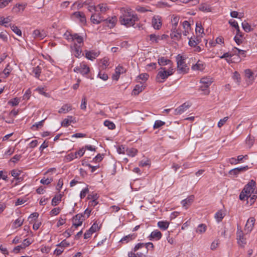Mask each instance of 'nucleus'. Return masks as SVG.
<instances>
[{"label":"nucleus","instance_id":"1","mask_svg":"<svg viewBox=\"0 0 257 257\" xmlns=\"http://www.w3.org/2000/svg\"><path fill=\"white\" fill-rule=\"evenodd\" d=\"M120 12L119 22L121 25L126 28L134 26L136 23L139 21L137 14L131 9L122 8L120 9Z\"/></svg>","mask_w":257,"mask_h":257},{"label":"nucleus","instance_id":"2","mask_svg":"<svg viewBox=\"0 0 257 257\" xmlns=\"http://www.w3.org/2000/svg\"><path fill=\"white\" fill-rule=\"evenodd\" d=\"M174 71L173 67L166 68L161 67L156 76V80L159 83L164 82L169 76L174 74Z\"/></svg>","mask_w":257,"mask_h":257},{"label":"nucleus","instance_id":"3","mask_svg":"<svg viewBox=\"0 0 257 257\" xmlns=\"http://www.w3.org/2000/svg\"><path fill=\"white\" fill-rule=\"evenodd\" d=\"M177 71L179 73L185 74L189 71V67L186 65L184 59L179 55L177 57Z\"/></svg>","mask_w":257,"mask_h":257},{"label":"nucleus","instance_id":"4","mask_svg":"<svg viewBox=\"0 0 257 257\" xmlns=\"http://www.w3.org/2000/svg\"><path fill=\"white\" fill-rule=\"evenodd\" d=\"M74 71L76 73H79L82 75H85L89 73L90 68L86 63L82 62L74 68Z\"/></svg>","mask_w":257,"mask_h":257},{"label":"nucleus","instance_id":"5","mask_svg":"<svg viewBox=\"0 0 257 257\" xmlns=\"http://www.w3.org/2000/svg\"><path fill=\"white\" fill-rule=\"evenodd\" d=\"M109 8L106 4H101L97 5L96 6H90L89 7V11H94L95 12H100L101 14L105 13Z\"/></svg>","mask_w":257,"mask_h":257},{"label":"nucleus","instance_id":"6","mask_svg":"<svg viewBox=\"0 0 257 257\" xmlns=\"http://www.w3.org/2000/svg\"><path fill=\"white\" fill-rule=\"evenodd\" d=\"M236 239L240 246H243L246 243V235L244 234L242 231L237 227L236 232Z\"/></svg>","mask_w":257,"mask_h":257},{"label":"nucleus","instance_id":"7","mask_svg":"<svg viewBox=\"0 0 257 257\" xmlns=\"http://www.w3.org/2000/svg\"><path fill=\"white\" fill-rule=\"evenodd\" d=\"M170 37L173 41H179L181 39L182 32L178 28H172L170 33Z\"/></svg>","mask_w":257,"mask_h":257},{"label":"nucleus","instance_id":"8","mask_svg":"<svg viewBox=\"0 0 257 257\" xmlns=\"http://www.w3.org/2000/svg\"><path fill=\"white\" fill-rule=\"evenodd\" d=\"M256 185V183L253 180H250L244 187L243 192L246 193L248 195L250 196L252 192L254 190V187Z\"/></svg>","mask_w":257,"mask_h":257},{"label":"nucleus","instance_id":"9","mask_svg":"<svg viewBox=\"0 0 257 257\" xmlns=\"http://www.w3.org/2000/svg\"><path fill=\"white\" fill-rule=\"evenodd\" d=\"M85 220V217L82 214H78L73 218V225L76 228L81 226Z\"/></svg>","mask_w":257,"mask_h":257},{"label":"nucleus","instance_id":"10","mask_svg":"<svg viewBox=\"0 0 257 257\" xmlns=\"http://www.w3.org/2000/svg\"><path fill=\"white\" fill-rule=\"evenodd\" d=\"M71 39L74 42V45L76 46H82L83 45V38L77 34L70 35Z\"/></svg>","mask_w":257,"mask_h":257},{"label":"nucleus","instance_id":"11","mask_svg":"<svg viewBox=\"0 0 257 257\" xmlns=\"http://www.w3.org/2000/svg\"><path fill=\"white\" fill-rule=\"evenodd\" d=\"M158 63L160 66L163 67L166 65H168L169 66L168 67H173L172 61L164 57H162L159 58L158 60Z\"/></svg>","mask_w":257,"mask_h":257},{"label":"nucleus","instance_id":"12","mask_svg":"<svg viewBox=\"0 0 257 257\" xmlns=\"http://www.w3.org/2000/svg\"><path fill=\"white\" fill-rule=\"evenodd\" d=\"M255 221V220L254 217H250L247 220L244 227V230L246 233L250 232L252 230Z\"/></svg>","mask_w":257,"mask_h":257},{"label":"nucleus","instance_id":"13","mask_svg":"<svg viewBox=\"0 0 257 257\" xmlns=\"http://www.w3.org/2000/svg\"><path fill=\"white\" fill-rule=\"evenodd\" d=\"M190 105L188 103L185 102L176 108L175 109V114L178 115L183 113L185 111H186L189 107Z\"/></svg>","mask_w":257,"mask_h":257},{"label":"nucleus","instance_id":"14","mask_svg":"<svg viewBox=\"0 0 257 257\" xmlns=\"http://www.w3.org/2000/svg\"><path fill=\"white\" fill-rule=\"evenodd\" d=\"M205 64L202 61L198 60L196 64L192 65L191 69L193 71H203L205 68Z\"/></svg>","mask_w":257,"mask_h":257},{"label":"nucleus","instance_id":"15","mask_svg":"<svg viewBox=\"0 0 257 257\" xmlns=\"http://www.w3.org/2000/svg\"><path fill=\"white\" fill-rule=\"evenodd\" d=\"M33 36L35 38L42 40L47 36V34L44 30L37 29L33 31Z\"/></svg>","mask_w":257,"mask_h":257},{"label":"nucleus","instance_id":"16","mask_svg":"<svg viewBox=\"0 0 257 257\" xmlns=\"http://www.w3.org/2000/svg\"><path fill=\"white\" fill-rule=\"evenodd\" d=\"M152 23L154 29L159 30L162 26L161 18L158 16L154 17Z\"/></svg>","mask_w":257,"mask_h":257},{"label":"nucleus","instance_id":"17","mask_svg":"<svg viewBox=\"0 0 257 257\" xmlns=\"http://www.w3.org/2000/svg\"><path fill=\"white\" fill-rule=\"evenodd\" d=\"M162 236V233L158 229L154 230L153 231L149 236V239L151 240H158Z\"/></svg>","mask_w":257,"mask_h":257},{"label":"nucleus","instance_id":"18","mask_svg":"<svg viewBox=\"0 0 257 257\" xmlns=\"http://www.w3.org/2000/svg\"><path fill=\"white\" fill-rule=\"evenodd\" d=\"M99 55V52L95 51H85V57L87 59L93 61Z\"/></svg>","mask_w":257,"mask_h":257},{"label":"nucleus","instance_id":"19","mask_svg":"<svg viewBox=\"0 0 257 257\" xmlns=\"http://www.w3.org/2000/svg\"><path fill=\"white\" fill-rule=\"evenodd\" d=\"M90 20L92 23L95 24H99L103 21V18L99 14H93L91 15Z\"/></svg>","mask_w":257,"mask_h":257},{"label":"nucleus","instance_id":"20","mask_svg":"<svg viewBox=\"0 0 257 257\" xmlns=\"http://www.w3.org/2000/svg\"><path fill=\"white\" fill-rule=\"evenodd\" d=\"M244 72L245 77L248 79L249 84H252L254 80L253 72L249 69H246L244 70Z\"/></svg>","mask_w":257,"mask_h":257},{"label":"nucleus","instance_id":"21","mask_svg":"<svg viewBox=\"0 0 257 257\" xmlns=\"http://www.w3.org/2000/svg\"><path fill=\"white\" fill-rule=\"evenodd\" d=\"M194 200V196L191 195L183 200L181 201V204L185 209H187L188 207L192 204Z\"/></svg>","mask_w":257,"mask_h":257},{"label":"nucleus","instance_id":"22","mask_svg":"<svg viewBox=\"0 0 257 257\" xmlns=\"http://www.w3.org/2000/svg\"><path fill=\"white\" fill-rule=\"evenodd\" d=\"M12 70V68L10 67V64H7L5 69L0 73V76L2 78H6L9 76Z\"/></svg>","mask_w":257,"mask_h":257},{"label":"nucleus","instance_id":"23","mask_svg":"<svg viewBox=\"0 0 257 257\" xmlns=\"http://www.w3.org/2000/svg\"><path fill=\"white\" fill-rule=\"evenodd\" d=\"M74 118L72 116H67L61 122V125L64 127H67L72 122H75Z\"/></svg>","mask_w":257,"mask_h":257},{"label":"nucleus","instance_id":"24","mask_svg":"<svg viewBox=\"0 0 257 257\" xmlns=\"http://www.w3.org/2000/svg\"><path fill=\"white\" fill-rule=\"evenodd\" d=\"M145 89V86L142 84V82L140 84L136 85L132 91V94L135 95H138L140 92L143 91Z\"/></svg>","mask_w":257,"mask_h":257},{"label":"nucleus","instance_id":"25","mask_svg":"<svg viewBox=\"0 0 257 257\" xmlns=\"http://www.w3.org/2000/svg\"><path fill=\"white\" fill-rule=\"evenodd\" d=\"M73 16L78 19H79L80 21L82 24L86 23V18L83 13L81 12H76L73 14Z\"/></svg>","mask_w":257,"mask_h":257},{"label":"nucleus","instance_id":"26","mask_svg":"<svg viewBox=\"0 0 257 257\" xmlns=\"http://www.w3.org/2000/svg\"><path fill=\"white\" fill-rule=\"evenodd\" d=\"M72 110V105L69 104H64L58 110L59 113H66Z\"/></svg>","mask_w":257,"mask_h":257},{"label":"nucleus","instance_id":"27","mask_svg":"<svg viewBox=\"0 0 257 257\" xmlns=\"http://www.w3.org/2000/svg\"><path fill=\"white\" fill-rule=\"evenodd\" d=\"M81 47L74 46L72 48L73 53L76 57L79 58L83 55Z\"/></svg>","mask_w":257,"mask_h":257},{"label":"nucleus","instance_id":"28","mask_svg":"<svg viewBox=\"0 0 257 257\" xmlns=\"http://www.w3.org/2000/svg\"><path fill=\"white\" fill-rule=\"evenodd\" d=\"M200 82L202 85L210 86L213 82V80L210 77H204L201 78Z\"/></svg>","mask_w":257,"mask_h":257},{"label":"nucleus","instance_id":"29","mask_svg":"<svg viewBox=\"0 0 257 257\" xmlns=\"http://www.w3.org/2000/svg\"><path fill=\"white\" fill-rule=\"evenodd\" d=\"M199 10L203 12H209L211 11V8L207 3L200 4L198 8Z\"/></svg>","mask_w":257,"mask_h":257},{"label":"nucleus","instance_id":"30","mask_svg":"<svg viewBox=\"0 0 257 257\" xmlns=\"http://www.w3.org/2000/svg\"><path fill=\"white\" fill-rule=\"evenodd\" d=\"M109 59L104 57L100 60V67L102 69H106L109 65Z\"/></svg>","mask_w":257,"mask_h":257},{"label":"nucleus","instance_id":"31","mask_svg":"<svg viewBox=\"0 0 257 257\" xmlns=\"http://www.w3.org/2000/svg\"><path fill=\"white\" fill-rule=\"evenodd\" d=\"M158 226L162 230H166L169 225V222L167 221H160L157 223Z\"/></svg>","mask_w":257,"mask_h":257},{"label":"nucleus","instance_id":"32","mask_svg":"<svg viewBox=\"0 0 257 257\" xmlns=\"http://www.w3.org/2000/svg\"><path fill=\"white\" fill-rule=\"evenodd\" d=\"M26 5L18 4L13 8V11L15 13H19L23 12L26 8Z\"/></svg>","mask_w":257,"mask_h":257},{"label":"nucleus","instance_id":"33","mask_svg":"<svg viewBox=\"0 0 257 257\" xmlns=\"http://www.w3.org/2000/svg\"><path fill=\"white\" fill-rule=\"evenodd\" d=\"M11 21V19L10 17L4 18V17H0V25L4 26L5 27H8L9 23Z\"/></svg>","mask_w":257,"mask_h":257},{"label":"nucleus","instance_id":"34","mask_svg":"<svg viewBox=\"0 0 257 257\" xmlns=\"http://www.w3.org/2000/svg\"><path fill=\"white\" fill-rule=\"evenodd\" d=\"M106 23L108 24V27L111 28L113 27L116 22V18L115 17L107 19L105 20Z\"/></svg>","mask_w":257,"mask_h":257},{"label":"nucleus","instance_id":"35","mask_svg":"<svg viewBox=\"0 0 257 257\" xmlns=\"http://www.w3.org/2000/svg\"><path fill=\"white\" fill-rule=\"evenodd\" d=\"M62 195L58 194L54 196L52 200V205L55 206L57 205L61 200Z\"/></svg>","mask_w":257,"mask_h":257},{"label":"nucleus","instance_id":"36","mask_svg":"<svg viewBox=\"0 0 257 257\" xmlns=\"http://www.w3.org/2000/svg\"><path fill=\"white\" fill-rule=\"evenodd\" d=\"M180 18L179 17L173 15L171 18L172 28H177Z\"/></svg>","mask_w":257,"mask_h":257},{"label":"nucleus","instance_id":"37","mask_svg":"<svg viewBox=\"0 0 257 257\" xmlns=\"http://www.w3.org/2000/svg\"><path fill=\"white\" fill-rule=\"evenodd\" d=\"M24 219L20 217L17 219L13 223V227L17 228L22 226L24 223Z\"/></svg>","mask_w":257,"mask_h":257},{"label":"nucleus","instance_id":"38","mask_svg":"<svg viewBox=\"0 0 257 257\" xmlns=\"http://www.w3.org/2000/svg\"><path fill=\"white\" fill-rule=\"evenodd\" d=\"M138 153L137 149L131 148L126 150V154L132 157H135Z\"/></svg>","mask_w":257,"mask_h":257},{"label":"nucleus","instance_id":"39","mask_svg":"<svg viewBox=\"0 0 257 257\" xmlns=\"http://www.w3.org/2000/svg\"><path fill=\"white\" fill-rule=\"evenodd\" d=\"M241 25L243 30L246 32H249L253 31V29L251 28L250 25L245 21L242 23Z\"/></svg>","mask_w":257,"mask_h":257},{"label":"nucleus","instance_id":"40","mask_svg":"<svg viewBox=\"0 0 257 257\" xmlns=\"http://www.w3.org/2000/svg\"><path fill=\"white\" fill-rule=\"evenodd\" d=\"M199 43V40L197 38L194 36L193 37H191L190 38L189 41V45L191 47H195Z\"/></svg>","mask_w":257,"mask_h":257},{"label":"nucleus","instance_id":"41","mask_svg":"<svg viewBox=\"0 0 257 257\" xmlns=\"http://www.w3.org/2000/svg\"><path fill=\"white\" fill-rule=\"evenodd\" d=\"M136 236L134 234H129L122 238L120 240V241L122 242L127 243L129 241L135 239Z\"/></svg>","mask_w":257,"mask_h":257},{"label":"nucleus","instance_id":"42","mask_svg":"<svg viewBox=\"0 0 257 257\" xmlns=\"http://www.w3.org/2000/svg\"><path fill=\"white\" fill-rule=\"evenodd\" d=\"M232 52L233 53V54H234V55H236L237 56L242 55L244 57L245 56V53H246L245 51L239 49L236 47H234L232 49Z\"/></svg>","mask_w":257,"mask_h":257},{"label":"nucleus","instance_id":"43","mask_svg":"<svg viewBox=\"0 0 257 257\" xmlns=\"http://www.w3.org/2000/svg\"><path fill=\"white\" fill-rule=\"evenodd\" d=\"M206 228L207 226L205 224H200L198 226L196 232L199 233H203L206 231Z\"/></svg>","mask_w":257,"mask_h":257},{"label":"nucleus","instance_id":"44","mask_svg":"<svg viewBox=\"0 0 257 257\" xmlns=\"http://www.w3.org/2000/svg\"><path fill=\"white\" fill-rule=\"evenodd\" d=\"M224 217V213L221 210L217 212L215 214V218L218 222H220Z\"/></svg>","mask_w":257,"mask_h":257},{"label":"nucleus","instance_id":"45","mask_svg":"<svg viewBox=\"0 0 257 257\" xmlns=\"http://www.w3.org/2000/svg\"><path fill=\"white\" fill-rule=\"evenodd\" d=\"M209 87V86L201 84L199 87V90L201 91H203L204 95H208L210 93Z\"/></svg>","mask_w":257,"mask_h":257},{"label":"nucleus","instance_id":"46","mask_svg":"<svg viewBox=\"0 0 257 257\" xmlns=\"http://www.w3.org/2000/svg\"><path fill=\"white\" fill-rule=\"evenodd\" d=\"M53 181V178L51 177L48 176L47 178L43 177L40 181L41 183L45 185L50 184Z\"/></svg>","mask_w":257,"mask_h":257},{"label":"nucleus","instance_id":"47","mask_svg":"<svg viewBox=\"0 0 257 257\" xmlns=\"http://www.w3.org/2000/svg\"><path fill=\"white\" fill-rule=\"evenodd\" d=\"M74 159H76V154H74V153H70L64 157V160L65 162H69Z\"/></svg>","mask_w":257,"mask_h":257},{"label":"nucleus","instance_id":"48","mask_svg":"<svg viewBox=\"0 0 257 257\" xmlns=\"http://www.w3.org/2000/svg\"><path fill=\"white\" fill-rule=\"evenodd\" d=\"M229 24L236 30V31L238 32V34L240 33L238 23L236 21L234 20H230L229 21Z\"/></svg>","mask_w":257,"mask_h":257},{"label":"nucleus","instance_id":"49","mask_svg":"<svg viewBox=\"0 0 257 257\" xmlns=\"http://www.w3.org/2000/svg\"><path fill=\"white\" fill-rule=\"evenodd\" d=\"M20 100L18 97H15L13 99H11L10 101H8V103L9 105H11L13 106H17L20 103Z\"/></svg>","mask_w":257,"mask_h":257},{"label":"nucleus","instance_id":"50","mask_svg":"<svg viewBox=\"0 0 257 257\" xmlns=\"http://www.w3.org/2000/svg\"><path fill=\"white\" fill-rule=\"evenodd\" d=\"M104 125L107 126L110 130H113L115 127V125L113 122L108 120H106L104 122Z\"/></svg>","mask_w":257,"mask_h":257},{"label":"nucleus","instance_id":"51","mask_svg":"<svg viewBox=\"0 0 257 257\" xmlns=\"http://www.w3.org/2000/svg\"><path fill=\"white\" fill-rule=\"evenodd\" d=\"M115 71L116 72V73L120 75L125 73L126 69L122 66L118 65L117 67H116Z\"/></svg>","mask_w":257,"mask_h":257},{"label":"nucleus","instance_id":"52","mask_svg":"<svg viewBox=\"0 0 257 257\" xmlns=\"http://www.w3.org/2000/svg\"><path fill=\"white\" fill-rule=\"evenodd\" d=\"M165 122L160 120H157L155 121L153 128L154 129H157L165 125Z\"/></svg>","mask_w":257,"mask_h":257},{"label":"nucleus","instance_id":"53","mask_svg":"<svg viewBox=\"0 0 257 257\" xmlns=\"http://www.w3.org/2000/svg\"><path fill=\"white\" fill-rule=\"evenodd\" d=\"M196 32L197 34H199L200 35H202L203 32L204 30L203 29L202 27L201 24L199 23H197L196 24Z\"/></svg>","mask_w":257,"mask_h":257},{"label":"nucleus","instance_id":"54","mask_svg":"<svg viewBox=\"0 0 257 257\" xmlns=\"http://www.w3.org/2000/svg\"><path fill=\"white\" fill-rule=\"evenodd\" d=\"M232 78L235 82L239 84L240 82V76L239 73H238L237 71H235L233 73V75L232 76Z\"/></svg>","mask_w":257,"mask_h":257},{"label":"nucleus","instance_id":"55","mask_svg":"<svg viewBox=\"0 0 257 257\" xmlns=\"http://www.w3.org/2000/svg\"><path fill=\"white\" fill-rule=\"evenodd\" d=\"M11 29L17 35H18L19 36H22L21 30L17 26H16L15 25H13L11 27Z\"/></svg>","mask_w":257,"mask_h":257},{"label":"nucleus","instance_id":"56","mask_svg":"<svg viewBox=\"0 0 257 257\" xmlns=\"http://www.w3.org/2000/svg\"><path fill=\"white\" fill-rule=\"evenodd\" d=\"M33 72L35 74V76L36 78H39L41 72V68L40 66H37L34 68Z\"/></svg>","mask_w":257,"mask_h":257},{"label":"nucleus","instance_id":"57","mask_svg":"<svg viewBox=\"0 0 257 257\" xmlns=\"http://www.w3.org/2000/svg\"><path fill=\"white\" fill-rule=\"evenodd\" d=\"M36 91H37L39 93L44 95L46 97H49V94L48 93H46L44 91V88L43 87H39L35 90Z\"/></svg>","mask_w":257,"mask_h":257},{"label":"nucleus","instance_id":"58","mask_svg":"<svg viewBox=\"0 0 257 257\" xmlns=\"http://www.w3.org/2000/svg\"><path fill=\"white\" fill-rule=\"evenodd\" d=\"M85 152V149L82 148L79 151L76 152L74 154H76V158L83 156Z\"/></svg>","mask_w":257,"mask_h":257},{"label":"nucleus","instance_id":"59","mask_svg":"<svg viewBox=\"0 0 257 257\" xmlns=\"http://www.w3.org/2000/svg\"><path fill=\"white\" fill-rule=\"evenodd\" d=\"M100 227L96 222H94L89 230L93 233L99 229Z\"/></svg>","mask_w":257,"mask_h":257},{"label":"nucleus","instance_id":"60","mask_svg":"<svg viewBox=\"0 0 257 257\" xmlns=\"http://www.w3.org/2000/svg\"><path fill=\"white\" fill-rule=\"evenodd\" d=\"M144 245H145L144 247V251L145 253H147L150 248L153 249L154 248V245L152 242L144 243Z\"/></svg>","mask_w":257,"mask_h":257},{"label":"nucleus","instance_id":"61","mask_svg":"<svg viewBox=\"0 0 257 257\" xmlns=\"http://www.w3.org/2000/svg\"><path fill=\"white\" fill-rule=\"evenodd\" d=\"M12 0H0V8L6 7Z\"/></svg>","mask_w":257,"mask_h":257},{"label":"nucleus","instance_id":"62","mask_svg":"<svg viewBox=\"0 0 257 257\" xmlns=\"http://www.w3.org/2000/svg\"><path fill=\"white\" fill-rule=\"evenodd\" d=\"M144 243H139L137 244L136 245L134 248V251L137 252L140 249H144L145 247Z\"/></svg>","mask_w":257,"mask_h":257},{"label":"nucleus","instance_id":"63","mask_svg":"<svg viewBox=\"0 0 257 257\" xmlns=\"http://www.w3.org/2000/svg\"><path fill=\"white\" fill-rule=\"evenodd\" d=\"M149 77V75L147 73H142L138 77V79H141L144 82H145L146 80H148Z\"/></svg>","mask_w":257,"mask_h":257},{"label":"nucleus","instance_id":"64","mask_svg":"<svg viewBox=\"0 0 257 257\" xmlns=\"http://www.w3.org/2000/svg\"><path fill=\"white\" fill-rule=\"evenodd\" d=\"M61 211V209L59 207L53 208L50 212V215L52 216H55L58 215Z\"/></svg>","mask_w":257,"mask_h":257}]
</instances>
